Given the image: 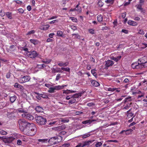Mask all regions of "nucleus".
Segmentation results:
<instances>
[{
    "label": "nucleus",
    "mask_w": 147,
    "mask_h": 147,
    "mask_svg": "<svg viewBox=\"0 0 147 147\" xmlns=\"http://www.w3.org/2000/svg\"><path fill=\"white\" fill-rule=\"evenodd\" d=\"M30 78L29 76H25L21 77L19 80V82L21 83H24L29 81Z\"/></svg>",
    "instance_id": "f257e3e1"
},
{
    "label": "nucleus",
    "mask_w": 147,
    "mask_h": 147,
    "mask_svg": "<svg viewBox=\"0 0 147 147\" xmlns=\"http://www.w3.org/2000/svg\"><path fill=\"white\" fill-rule=\"evenodd\" d=\"M47 120L45 118L41 116H37V123L39 125H44L46 122Z\"/></svg>",
    "instance_id": "f03ea898"
},
{
    "label": "nucleus",
    "mask_w": 147,
    "mask_h": 147,
    "mask_svg": "<svg viewBox=\"0 0 147 147\" xmlns=\"http://www.w3.org/2000/svg\"><path fill=\"white\" fill-rule=\"evenodd\" d=\"M18 123L19 124L20 127H23V128L26 127L27 125V122L24 119H19L18 121Z\"/></svg>",
    "instance_id": "7ed1b4c3"
},
{
    "label": "nucleus",
    "mask_w": 147,
    "mask_h": 147,
    "mask_svg": "<svg viewBox=\"0 0 147 147\" xmlns=\"http://www.w3.org/2000/svg\"><path fill=\"white\" fill-rule=\"evenodd\" d=\"M141 63H142L145 65V67H147V57L144 56L138 60Z\"/></svg>",
    "instance_id": "20e7f679"
},
{
    "label": "nucleus",
    "mask_w": 147,
    "mask_h": 147,
    "mask_svg": "<svg viewBox=\"0 0 147 147\" xmlns=\"http://www.w3.org/2000/svg\"><path fill=\"white\" fill-rule=\"evenodd\" d=\"M27 54L28 57L31 58H34L37 56V53L36 51H32L28 52Z\"/></svg>",
    "instance_id": "39448f33"
},
{
    "label": "nucleus",
    "mask_w": 147,
    "mask_h": 147,
    "mask_svg": "<svg viewBox=\"0 0 147 147\" xmlns=\"http://www.w3.org/2000/svg\"><path fill=\"white\" fill-rule=\"evenodd\" d=\"M22 116L23 117L25 118L30 120H32L34 119V117L32 115L28 114L27 113L22 114Z\"/></svg>",
    "instance_id": "423d86ee"
},
{
    "label": "nucleus",
    "mask_w": 147,
    "mask_h": 147,
    "mask_svg": "<svg viewBox=\"0 0 147 147\" xmlns=\"http://www.w3.org/2000/svg\"><path fill=\"white\" fill-rule=\"evenodd\" d=\"M105 66L107 67H109L112 66L114 64L113 62L111 60H108L105 61Z\"/></svg>",
    "instance_id": "0eeeda50"
},
{
    "label": "nucleus",
    "mask_w": 147,
    "mask_h": 147,
    "mask_svg": "<svg viewBox=\"0 0 147 147\" xmlns=\"http://www.w3.org/2000/svg\"><path fill=\"white\" fill-rule=\"evenodd\" d=\"M94 141L93 140H89L88 141H85L82 143L83 147H85L86 146H89L90 144L92 143Z\"/></svg>",
    "instance_id": "6e6552de"
},
{
    "label": "nucleus",
    "mask_w": 147,
    "mask_h": 147,
    "mask_svg": "<svg viewBox=\"0 0 147 147\" xmlns=\"http://www.w3.org/2000/svg\"><path fill=\"white\" fill-rule=\"evenodd\" d=\"M67 85H65L64 86H60L58 85L54 86V88L55 90H58L61 89H63L64 88V86H66Z\"/></svg>",
    "instance_id": "1a4fd4ad"
},
{
    "label": "nucleus",
    "mask_w": 147,
    "mask_h": 147,
    "mask_svg": "<svg viewBox=\"0 0 147 147\" xmlns=\"http://www.w3.org/2000/svg\"><path fill=\"white\" fill-rule=\"evenodd\" d=\"M91 83L92 85L95 87H97L100 85L99 83L95 80H92Z\"/></svg>",
    "instance_id": "9d476101"
},
{
    "label": "nucleus",
    "mask_w": 147,
    "mask_h": 147,
    "mask_svg": "<svg viewBox=\"0 0 147 147\" xmlns=\"http://www.w3.org/2000/svg\"><path fill=\"white\" fill-rule=\"evenodd\" d=\"M145 67V65L142 63H137V69H141L142 68L146 67Z\"/></svg>",
    "instance_id": "9b49d317"
},
{
    "label": "nucleus",
    "mask_w": 147,
    "mask_h": 147,
    "mask_svg": "<svg viewBox=\"0 0 147 147\" xmlns=\"http://www.w3.org/2000/svg\"><path fill=\"white\" fill-rule=\"evenodd\" d=\"M128 24L129 25L133 26H136L138 24L137 22L131 20H129L128 22Z\"/></svg>",
    "instance_id": "f8f14e48"
},
{
    "label": "nucleus",
    "mask_w": 147,
    "mask_h": 147,
    "mask_svg": "<svg viewBox=\"0 0 147 147\" xmlns=\"http://www.w3.org/2000/svg\"><path fill=\"white\" fill-rule=\"evenodd\" d=\"M121 56H119L117 57H111V59L113 60L114 61L117 62L121 58Z\"/></svg>",
    "instance_id": "ddd939ff"
},
{
    "label": "nucleus",
    "mask_w": 147,
    "mask_h": 147,
    "mask_svg": "<svg viewBox=\"0 0 147 147\" xmlns=\"http://www.w3.org/2000/svg\"><path fill=\"white\" fill-rule=\"evenodd\" d=\"M55 137L52 138L50 139L48 141V142L51 145H55Z\"/></svg>",
    "instance_id": "4468645a"
},
{
    "label": "nucleus",
    "mask_w": 147,
    "mask_h": 147,
    "mask_svg": "<svg viewBox=\"0 0 147 147\" xmlns=\"http://www.w3.org/2000/svg\"><path fill=\"white\" fill-rule=\"evenodd\" d=\"M52 72L53 73H55L57 72H62L60 69V68H57V69H56L54 68L52 69Z\"/></svg>",
    "instance_id": "2eb2a0df"
},
{
    "label": "nucleus",
    "mask_w": 147,
    "mask_h": 147,
    "mask_svg": "<svg viewBox=\"0 0 147 147\" xmlns=\"http://www.w3.org/2000/svg\"><path fill=\"white\" fill-rule=\"evenodd\" d=\"M96 121V120H94V119L92 120H86V121H83L82 122V123L83 124H87V123L90 124L91 123H92L93 121Z\"/></svg>",
    "instance_id": "dca6fc26"
},
{
    "label": "nucleus",
    "mask_w": 147,
    "mask_h": 147,
    "mask_svg": "<svg viewBox=\"0 0 147 147\" xmlns=\"http://www.w3.org/2000/svg\"><path fill=\"white\" fill-rule=\"evenodd\" d=\"M15 139V138H14L13 137H11L7 138L6 140L7 141L8 143H11L12 141H13Z\"/></svg>",
    "instance_id": "f3484780"
},
{
    "label": "nucleus",
    "mask_w": 147,
    "mask_h": 147,
    "mask_svg": "<svg viewBox=\"0 0 147 147\" xmlns=\"http://www.w3.org/2000/svg\"><path fill=\"white\" fill-rule=\"evenodd\" d=\"M82 9L81 7H78V9H77L76 8L73 9H70L69 10L70 11H77L78 12H80L81 11Z\"/></svg>",
    "instance_id": "a211bd4d"
},
{
    "label": "nucleus",
    "mask_w": 147,
    "mask_h": 147,
    "mask_svg": "<svg viewBox=\"0 0 147 147\" xmlns=\"http://www.w3.org/2000/svg\"><path fill=\"white\" fill-rule=\"evenodd\" d=\"M97 20L99 22H101L103 18L102 15L101 14L98 15L97 17Z\"/></svg>",
    "instance_id": "6ab92c4d"
},
{
    "label": "nucleus",
    "mask_w": 147,
    "mask_h": 147,
    "mask_svg": "<svg viewBox=\"0 0 147 147\" xmlns=\"http://www.w3.org/2000/svg\"><path fill=\"white\" fill-rule=\"evenodd\" d=\"M55 89L54 87H51L48 90V92L50 93H53L55 92Z\"/></svg>",
    "instance_id": "aec40b11"
},
{
    "label": "nucleus",
    "mask_w": 147,
    "mask_h": 147,
    "mask_svg": "<svg viewBox=\"0 0 147 147\" xmlns=\"http://www.w3.org/2000/svg\"><path fill=\"white\" fill-rule=\"evenodd\" d=\"M81 96V93H79L78 94H74L71 97H73L74 98H76L79 97V96Z\"/></svg>",
    "instance_id": "412c9836"
},
{
    "label": "nucleus",
    "mask_w": 147,
    "mask_h": 147,
    "mask_svg": "<svg viewBox=\"0 0 147 147\" xmlns=\"http://www.w3.org/2000/svg\"><path fill=\"white\" fill-rule=\"evenodd\" d=\"M91 72L94 76L96 77L97 76L96 70L95 69H92Z\"/></svg>",
    "instance_id": "4be33fe9"
},
{
    "label": "nucleus",
    "mask_w": 147,
    "mask_h": 147,
    "mask_svg": "<svg viewBox=\"0 0 147 147\" xmlns=\"http://www.w3.org/2000/svg\"><path fill=\"white\" fill-rule=\"evenodd\" d=\"M39 142H41V143H43L47 142L48 141L47 139H38L37 140Z\"/></svg>",
    "instance_id": "5701e85b"
},
{
    "label": "nucleus",
    "mask_w": 147,
    "mask_h": 147,
    "mask_svg": "<svg viewBox=\"0 0 147 147\" xmlns=\"http://www.w3.org/2000/svg\"><path fill=\"white\" fill-rule=\"evenodd\" d=\"M16 99V97L15 96H14L10 97V100L11 102L13 103L14 102Z\"/></svg>",
    "instance_id": "b1692460"
},
{
    "label": "nucleus",
    "mask_w": 147,
    "mask_h": 147,
    "mask_svg": "<svg viewBox=\"0 0 147 147\" xmlns=\"http://www.w3.org/2000/svg\"><path fill=\"white\" fill-rule=\"evenodd\" d=\"M20 113H27L26 111H25L22 109L19 108L17 110Z\"/></svg>",
    "instance_id": "393cba45"
},
{
    "label": "nucleus",
    "mask_w": 147,
    "mask_h": 147,
    "mask_svg": "<svg viewBox=\"0 0 147 147\" xmlns=\"http://www.w3.org/2000/svg\"><path fill=\"white\" fill-rule=\"evenodd\" d=\"M46 67L45 65L44 64H42L41 65H37V69H42L43 68Z\"/></svg>",
    "instance_id": "a878e982"
},
{
    "label": "nucleus",
    "mask_w": 147,
    "mask_h": 147,
    "mask_svg": "<svg viewBox=\"0 0 147 147\" xmlns=\"http://www.w3.org/2000/svg\"><path fill=\"white\" fill-rule=\"evenodd\" d=\"M6 15L8 17V18L10 19H11L12 18L11 13L7 12L6 13Z\"/></svg>",
    "instance_id": "bb28decb"
},
{
    "label": "nucleus",
    "mask_w": 147,
    "mask_h": 147,
    "mask_svg": "<svg viewBox=\"0 0 147 147\" xmlns=\"http://www.w3.org/2000/svg\"><path fill=\"white\" fill-rule=\"evenodd\" d=\"M43 109L42 107L37 106V112H43Z\"/></svg>",
    "instance_id": "cd10ccee"
},
{
    "label": "nucleus",
    "mask_w": 147,
    "mask_h": 147,
    "mask_svg": "<svg viewBox=\"0 0 147 147\" xmlns=\"http://www.w3.org/2000/svg\"><path fill=\"white\" fill-rule=\"evenodd\" d=\"M136 7L138 9L140 10L141 11V12H142L143 8H142L141 4H139L138 5H136Z\"/></svg>",
    "instance_id": "c85d7f7f"
},
{
    "label": "nucleus",
    "mask_w": 147,
    "mask_h": 147,
    "mask_svg": "<svg viewBox=\"0 0 147 147\" xmlns=\"http://www.w3.org/2000/svg\"><path fill=\"white\" fill-rule=\"evenodd\" d=\"M132 131L133 130L131 129L125 130V134L126 135H129L132 132Z\"/></svg>",
    "instance_id": "c756f323"
},
{
    "label": "nucleus",
    "mask_w": 147,
    "mask_h": 147,
    "mask_svg": "<svg viewBox=\"0 0 147 147\" xmlns=\"http://www.w3.org/2000/svg\"><path fill=\"white\" fill-rule=\"evenodd\" d=\"M137 63L135 62L132 63L131 65V66L133 69H137Z\"/></svg>",
    "instance_id": "7c9ffc66"
},
{
    "label": "nucleus",
    "mask_w": 147,
    "mask_h": 147,
    "mask_svg": "<svg viewBox=\"0 0 147 147\" xmlns=\"http://www.w3.org/2000/svg\"><path fill=\"white\" fill-rule=\"evenodd\" d=\"M56 138L57 139V142L58 144L59 142H60L61 141L62 139V137L60 136L56 137Z\"/></svg>",
    "instance_id": "2f4dec72"
},
{
    "label": "nucleus",
    "mask_w": 147,
    "mask_h": 147,
    "mask_svg": "<svg viewBox=\"0 0 147 147\" xmlns=\"http://www.w3.org/2000/svg\"><path fill=\"white\" fill-rule=\"evenodd\" d=\"M76 102V100L74 98H73L71 100H70L69 102V104H71L73 103H75Z\"/></svg>",
    "instance_id": "473e14b6"
},
{
    "label": "nucleus",
    "mask_w": 147,
    "mask_h": 147,
    "mask_svg": "<svg viewBox=\"0 0 147 147\" xmlns=\"http://www.w3.org/2000/svg\"><path fill=\"white\" fill-rule=\"evenodd\" d=\"M98 4L99 7H102L103 6L104 3L101 1L100 0L98 1Z\"/></svg>",
    "instance_id": "72a5a7b5"
},
{
    "label": "nucleus",
    "mask_w": 147,
    "mask_h": 147,
    "mask_svg": "<svg viewBox=\"0 0 147 147\" xmlns=\"http://www.w3.org/2000/svg\"><path fill=\"white\" fill-rule=\"evenodd\" d=\"M63 34V32L59 30L57 31V34L58 36H62Z\"/></svg>",
    "instance_id": "f704fd0d"
},
{
    "label": "nucleus",
    "mask_w": 147,
    "mask_h": 147,
    "mask_svg": "<svg viewBox=\"0 0 147 147\" xmlns=\"http://www.w3.org/2000/svg\"><path fill=\"white\" fill-rule=\"evenodd\" d=\"M131 96H129L128 97L125 98L124 100V102L125 103L127 101H131Z\"/></svg>",
    "instance_id": "c9c22d12"
},
{
    "label": "nucleus",
    "mask_w": 147,
    "mask_h": 147,
    "mask_svg": "<svg viewBox=\"0 0 147 147\" xmlns=\"http://www.w3.org/2000/svg\"><path fill=\"white\" fill-rule=\"evenodd\" d=\"M0 134L2 135H5L7 134V132L2 129H0Z\"/></svg>",
    "instance_id": "e433bc0d"
},
{
    "label": "nucleus",
    "mask_w": 147,
    "mask_h": 147,
    "mask_svg": "<svg viewBox=\"0 0 147 147\" xmlns=\"http://www.w3.org/2000/svg\"><path fill=\"white\" fill-rule=\"evenodd\" d=\"M61 69L63 71H67L69 72L70 71V69L69 68L66 67V68H64V67H61Z\"/></svg>",
    "instance_id": "4c0bfd02"
},
{
    "label": "nucleus",
    "mask_w": 147,
    "mask_h": 147,
    "mask_svg": "<svg viewBox=\"0 0 147 147\" xmlns=\"http://www.w3.org/2000/svg\"><path fill=\"white\" fill-rule=\"evenodd\" d=\"M90 135V134H85L82 136V138H86L87 137H89Z\"/></svg>",
    "instance_id": "58836bf2"
},
{
    "label": "nucleus",
    "mask_w": 147,
    "mask_h": 147,
    "mask_svg": "<svg viewBox=\"0 0 147 147\" xmlns=\"http://www.w3.org/2000/svg\"><path fill=\"white\" fill-rule=\"evenodd\" d=\"M102 144L101 142H98L96 144L95 146L96 147L100 146Z\"/></svg>",
    "instance_id": "ea45409f"
},
{
    "label": "nucleus",
    "mask_w": 147,
    "mask_h": 147,
    "mask_svg": "<svg viewBox=\"0 0 147 147\" xmlns=\"http://www.w3.org/2000/svg\"><path fill=\"white\" fill-rule=\"evenodd\" d=\"M116 89V88H108L107 90L109 91L113 92Z\"/></svg>",
    "instance_id": "a19ab883"
},
{
    "label": "nucleus",
    "mask_w": 147,
    "mask_h": 147,
    "mask_svg": "<svg viewBox=\"0 0 147 147\" xmlns=\"http://www.w3.org/2000/svg\"><path fill=\"white\" fill-rule=\"evenodd\" d=\"M113 1L114 0H106L105 2L107 3H113Z\"/></svg>",
    "instance_id": "79ce46f5"
},
{
    "label": "nucleus",
    "mask_w": 147,
    "mask_h": 147,
    "mask_svg": "<svg viewBox=\"0 0 147 147\" xmlns=\"http://www.w3.org/2000/svg\"><path fill=\"white\" fill-rule=\"evenodd\" d=\"M34 32L35 31L33 30H32L28 32L26 34L28 35L33 34L34 33Z\"/></svg>",
    "instance_id": "37998d69"
},
{
    "label": "nucleus",
    "mask_w": 147,
    "mask_h": 147,
    "mask_svg": "<svg viewBox=\"0 0 147 147\" xmlns=\"http://www.w3.org/2000/svg\"><path fill=\"white\" fill-rule=\"evenodd\" d=\"M51 61V60L50 59H49L47 60H46V61H42V62L45 64H49V63Z\"/></svg>",
    "instance_id": "c03bdc74"
},
{
    "label": "nucleus",
    "mask_w": 147,
    "mask_h": 147,
    "mask_svg": "<svg viewBox=\"0 0 147 147\" xmlns=\"http://www.w3.org/2000/svg\"><path fill=\"white\" fill-rule=\"evenodd\" d=\"M49 27V26L48 25H45L43 28V29L44 30H47L48 29Z\"/></svg>",
    "instance_id": "a18cd8bd"
},
{
    "label": "nucleus",
    "mask_w": 147,
    "mask_h": 147,
    "mask_svg": "<svg viewBox=\"0 0 147 147\" xmlns=\"http://www.w3.org/2000/svg\"><path fill=\"white\" fill-rule=\"evenodd\" d=\"M58 22V20H53L49 22L50 24H54L55 23L57 22Z\"/></svg>",
    "instance_id": "49530a36"
},
{
    "label": "nucleus",
    "mask_w": 147,
    "mask_h": 147,
    "mask_svg": "<svg viewBox=\"0 0 147 147\" xmlns=\"http://www.w3.org/2000/svg\"><path fill=\"white\" fill-rule=\"evenodd\" d=\"M30 41L34 45H35L37 43L36 41L34 39H30Z\"/></svg>",
    "instance_id": "de8ad7c7"
},
{
    "label": "nucleus",
    "mask_w": 147,
    "mask_h": 147,
    "mask_svg": "<svg viewBox=\"0 0 147 147\" xmlns=\"http://www.w3.org/2000/svg\"><path fill=\"white\" fill-rule=\"evenodd\" d=\"M60 74H57V76H56V79H55V80L56 81H58V80H59V79L61 78V77H60Z\"/></svg>",
    "instance_id": "09e8293b"
},
{
    "label": "nucleus",
    "mask_w": 147,
    "mask_h": 147,
    "mask_svg": "<svg viewBox=\"0 0 147 147\" xmlns=\"http://www.w3.org/2000/svg\"><path fill=\"white\" fill-rule=\"evenodd\" d=\"M70 90H63V93H65V94H69L70 93Z\"/></svg>",
    "instance_id": "8fccbe9b"
},
{
    "label": "nucleus",
    "mask_w": 147,
    "mask_h": 147,
    "mask_svg": "<svg viewBox=\"0 0 147 147\" xmlns=\"http://www.w3.org/2000/svg\"><path fill=\"white\" fill-rule=\"evenodd\" d=\"M134 114L131 113H129L127 114V116L128 118H130L133 116Z\"/></svg>",
    "instance_id": "3c124183"
},
{
    "label": "nucleus",
    "mask_w": 147,
    "mask_h": 147,
    "mask_svg": "<svg viewBox=\"0 0 147 147\" xmlns=\"http://www.w3.org/2000/svg\"><path fill=\"white\" fill-rule=\"evenodd\" d=\"M126 13L125 12L122 13H121V17L123 18H125L126 16Z\"/></svg>",
    "instance_id": "603ef678"
},
{
    "label": "nucleus",
    "mask_w": 147,
    "mask_h": 147,
    "mask_svg": "<svg viewBox=\"0 0 147 147\" xmlns=\"http://www.w3.org/2000/svg\"><path fill=\"white\" fill-rule=\"evenodd\" d=\"M71 28L73 30H77V28L76 27L74 26V25H71Z\"/></svg>",
    "instance_id": "864d4df0"
},
{
    "label": "nucleus",
    "mask_w": 147,
    "mask_h": 147,
    "mask_svg": "<svg viewBox=\"0 0 147 147\" xmlns=\"http://www.w3.org/2000/svg\"><path fill=\"white\" fill-rule=\"evenodd\" d=\"M70 19L73 21L74 22H76L77 21V19L76 18L73 17H70Z\"/></svg>",
    "instance_id": "5fc2aeb1"
},
{
    "label": "nucleus",
    "mask_w": 147,
    "mask_h": 147,
    "mask_svg": "<svg viewBox=\"0 0 147 147\" xmlns=\"http://www.w3.org/2000/svg\"><path fill=\"white\" fill-rule=\"evenodd\" d=\"M89 32L92 34H93L94 33V30L92 29H90L88 30Z\"/></svg>",
    "instance_id": "6e6d98bb"
},
{
    "label": "nucleus",
    "mask_w": 147,
    "mask_h": 147,
    "mask_svg": "<svg viewBox=\"0 0 147 147\" xmlns=\"http://www.w3.org/2000/svg\"><path fill=\"white\" fill-rule=\"evenodd\" d=\"M14 2H15L17 4H22V1H21L19 0H15L14 1Z\"/></svg>",
    "instance_id": "4d7b16f0"
},
{
    "label": "nucleus",
    "mask_w": 147,
    "mask_h": 147,
    "mask_svg": "<svg viewBox=\"0 0 147 147\" xmlns=\"http://www.w3.org/2000/svg\"><path fill=\"white\" fill-rule=\"evenodd\" d=\"M83 144L82 143H80L78 144L75 147H82Z\"/></svg>",
    "instance_id": "13d9d810"
},
{
    "label": "nucleus",
    "mask_w": 147,
    "mask_h": 147,
    "mask_svg": "<svg viewBox=\"0 0 147 147\" xmlns=\"http://www.w3.org/2000/svg\"><path fill=\"white\" fill-rule=\"evenodd\" d=\"M72 35H73V36H75V38H79L80 37V36L78 35V34H72Z\"/></svg>",
    "instance_id": "bf43d9fd"
},
{
    "label": "nucleus",
    "mask_w": 147,
    "mask_h": 147,
    "mask_svg": "<svg viewBox=\"0 0 147 147\" xmlns=\"http://www.w3.org/2000/svg\"><path fill=\"white\" fill-rule=\"evenodd\" d=\"M138 33L140 34H144V32L143 30H140L139 31Z\"/></svg>",
    "instance_id": "052dcab7"
},
{
    "label": "nucleus",
    "mask_w": 147,
    "mask_h": 147,
    "mask_svg": "<svg viewBox=\"0 0 147 147\" xmlns=\"http://www.w3.org/2000/svg\"><path fill=\"white\" fill-rule=\"evenodd\" d=\"M57 18V16H52L50 18H49L48 19L49 20H51Z\"/></svg>",
    "instance_id": "680f3d73"
},
{
    "label": "nucleus",
    "mask_w": 147,
    "mask_h": 147,
    "mask_svg": "<svg viewBox=\"0 0 147 147\" xmlns=\"http://www.w3.org/2000/svg\"><path fill=\"white\" fill-rule=\"evenodd\" d=\"M87 105L89 107H91L94 105V104L93 103L90 102L88 103Z\"/></svg>",
    "instance_id": "e2e57ef3"
},
{
    "label": "nucleus",
    "mask_w": 147,
    "mask_h": 147,
    "mask_svg": "<svg viewBox=\"0 0 147 147\" xmlns=\"http://www.w3.org/2000/svg\"><path fill=\"white\" fill-rule=\"evenodd\" d=\"M18 11L19 12L23 13L24 12V10L22 8H20L18 9Z\"/></svg>",
    "instance_id": "0e129e2a"
},
{
    "label": "nucleus",
    "mask_w": 147,
    "mask_h": 147,
    "mask_svg": "<svg viewBox=\"0 0 147 147\" xmlns=\"http://www.w3.org/2000/svg\"><path fill=\"white\" fill-rule=\"evenodd\" d=\"M0 15L1 16L3 17L5 16V14L4 12L2 11H1L0 12Z\"/></svg>",
    "instance_id": "69168bd1"
},
{
    "label": "nucleus",
    "mask_w": 147,
    "mask_h": 147,
    "mask_svg": "<svg viewBox=\"0 0 147 147\" xmlns=\"http://www.w3.org/2000/svg\"><path fill=\"white\" fill-rule=\"evenodd\" d=\"M70 145L69 144H64L63 145V146L64 147H68Z\"/></svg>",
    "instance_id": "338daca9"
},
{
    "label": "nucleus",
    "mask_w": 147,
    "mask_h": 147,
    "mask_svg": "<svg viewBox=\"0 0 147 147\" xmlns=\"http://www.w3.org/2000/svg\"><path fill=\"white\" fill-rule=\"evenodd\" d=\"M121 32L124 33L125 34H127L128 33V31L127 30L122 29Z\"/></svg>",
    "instance_id": "774afa93"
}]
</instances>
